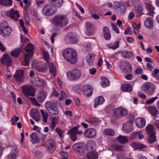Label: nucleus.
Instances as JSON below:
<instances>
[{
	"mask_svg": "<svg viewBox=\"0 0 159 159\" xmlns=\"http://www.w3.org/2000/svg\"><path fill=\"white\" fill-rule=\"evenodd\" d=\"M62 54L64 58L71 64H75L77 61V53L73 49L68 48L64 50Z\"/></svg>",
	"mask_w": 159,
	"mask_h": 159,
	"instance_id": "nucleus-1",
	"label": "nucleus"
},
{
	"mask_svg": "<svg viewBox=\"0 0 159 159\" xmlns=\"http://www.w3.org/2000/svg\"><path fill=\"white\" fill-rule=\"evenodd\" d=\"M68 22V19L66 15L57 14L53 18V22L56 26L63 27L66 26Z\"/></svg>",
	"mask_w": 159,
	"mask_h": 159,
	"instance_id": "nucleus-2",
	"label": "nucleus"
},
{
	"mask_svg": "<svg viewBox=\"0 0 159 159\" xmlns=\"http://www.w3.org/2000/svg\"><path fill=\"white\" fill-rule=\"evenodd\" d=\"M128 118L129 120L124 123L122 125L123 130L126 133H129L133 131L132 123L134 121V117L133 116L130 115Z\"/></svg>",
	"mask_w": 159,
	"mask_h": 159,
	"instance_id": "nucleus-3",
	"label": "nucleus"
},
{
	"mask_svg": "<svg viewBox=\"0 0 159 159\" xmlns=\"http://www.w3.org/2000/svg\"><path fill=\"white\" fill-rule=\"evenodd\" d=\"M81 72L77 69H74L70 71H68L66 75L69 79L70 80H76L81 75Z\"/></svg>",
	"mask_w": 159,
	"mask_h": 159,
	"instance_id": "nucleus-4",
	"label": "nucleus"
},
{
	"mask_svg": "<svg viewBox=\"0 0 159 159\" xmlns=\"http://www.w3.org/2000/svg\"><path fill=\"white\" fill-rule=\"evenodd\" d=\"M155 87L154 84L150 82H147L142 87L143 91L148 95H152L154 93Z\"/></svg>",
	"mask_w": 159,
	"mask_h": 159,
	"instance_id": "nucleus-5",
	"label": "nucleus"
},
{
	"mask_svg": "<svg viewBox=\"0 0 159 159\" xmlns=\"http://www.w3.org/2000/svg\"><path fill=\"white\" fill-rule=\"evenodd\" d=\"M114 7L116 12L119 15H123L126 12V7L120 2H115L114 3Z\"/></svg>",
	"mask_w": 159,
	"mask_h": 159,
	"instance_id": "nucleus-6",
	"label": "nucleus"
},
{
	"mask_svg": "<svg viewBox=\"0 0 159 159\" xmlns=\"http://www.w3.org/2000/svg\"><path fill=\"white\" fill-rule=\"evenodd\" d=\"M23 93L26 97L29 96L34 97L35 89L32 86L29 85H23L22 87Z\"/></svg>",
	"mask_w": 159,
	"mask_h": 159,
	"instance_id": "nucleus-7",
	"label": "nucleus"
},
{
	"mask_svg": "<svg viewBox=\"0 0 159 159\" xmlns=\"http://www.w3.org/2000/svg\"><path fill=\"white\" fill-rule=\"evenodd\" d=\"M13 77L17 82L19 83L23 82L25 79L24 71L22 70H17L14 74Z\"/></svg>",
	"mask_w": 159,
	"mask_h": 159,
	"instance_id": "nucleus-8",
	"label": "nucleus"
},
{
	"mask_svg": "<svg viewBox=\"0 0 159 159\" xmlns=\"http://www.w3.org/2000/svg\"><path fill=\"white\" fill-rule=\"evenodd\" d=\"M132 3L135 7V11L138 16H140L142 14L143 8L141 2L139 0H131Z\"/></svg>",
	"mask_w": 159,
	"mask_h": 159,
	"instance_id": "nucleus-9",
	"label": "nucleus"
},
{
	"mask_svg": "<svg viewBox=\"0 0 159 159\" xmlns=\"http://www.w3.org/2000/svg\"><path fill=\"white\" fill-rule=\"evenodd\" d=\"M79 127V126L73 127L70 129L69 132V133L70 134V138L73 141H75L77 139V135L82 134L83 133L82 131L81 130L78 131V128Z\"/></svg>",
	"mask_w": 159,
	"mask_h": 159,
	"instance_id": "nucleus-10",
	"label": "nucleus"
},
{
	"mask_svg": "<svg viewBox=\"0 0 159 159\" xmlns=\"http://www.w3.org/2000/svg\"><path fill=\"white\" fill-rule=\"evenodd\" d=\"M127 114V110L123 108H117L113 110V114L116 118L122 117Z\"/></svg>",
	"mask_w": 159,
	"mask_h": 159,
	"instance_id": "nucleus-11",
	"label": "nucleus"
},
{
	"mask_svg": "<svg viewBox=\"0 0 159 159\" xmlns=\"http://www.w3.org/2000/svg\"><path fill=\"white\" fill-rule=\"evenodd\" d=\"M56 12V10H54L50 4L45 5L43 8V13L46 16L52 15Z\"/></svg>",
	"mask_w": 159,
	"mask_h": 159,
	"instance_id": "nucleus-12",
	"label": "nucleus"
},
{
	"mask_svg": "<svg viewBox=\"0 0 159 159\" xmlns=\"http://www.w3.org/2000/svg\"><path fill=\"white\" fill-rule=\"evenodd\" d=\"M120 67L121 70L124 73H130L132 71L131 65L128 62H125L120 64Z\"/></svg>",
	"mask_w": 159,
	"mask_h": 159,
	"instance_id": "nucleus-13",
	"label": "nucleus"
},
{
	"mask_svg": "<svg viewBox=\"0 0 159 159\" xmlns=\"http://www.w3.org/2000/svg\"><path fill=\"white\" fill-rule=\"evenodd\" d=\"M1 61L3 65L10 66L12 60L10 57L7 54H4L1 59Z\"/></svg>",
	"mask_w": 159,
	"mask_h": 159,
	"instance_id": "nucleus-14",
	"label": "nucleus"
},
{
	"mask_svg": "<svg viewBox=\"0 0 159 159\" xmlns=\"http://www.w3.org/2000/svg\"><path fill=\"white\" fill-rule=\"evenodd\" d=\"M84 134L85 137L89 138H92L95 136L96 132L94 129L92 128H89L86 129Z\"/></svg>",
	"mask_w": 159,
	"mask_h": 159,
	"instance_id": "nucleus-15",
	"label": "nucleus"
},
{
	"mask_svg": "<svg viewBox=\"0 0 159 159\" xmlns=\"http://www.w3.org/2000/svg\"><path fill=\"white\" fill-rule=\"evenodd\" d=\"M67 39L72 43H75L78 41L77 35L74 33L69 32L66 34Z\"/></svg>",
	"mask_w": 159,
	"mask_h": 159,
	"instance_id": "nucleus-16",
	"label": "nucleus"
},
{
	"mask_svg": "<svg viewBox=\"0 0 159 159\" xmlns=\"http://www.w3.org/2000/svg\"><path fill=\"white\" fill-rule=\"evenodd\" d=\"M84 93L87 97H89L91 96L93 92L92 87L89 85H85L84 87Z\"/></svg>",
	"mask_w": 159,
	"mask_h": 159,
	"instance_id": "nucleus-17",
	"label": "nucleus"
},
{
	"mask_svg": "<svg viewBox=\"0 0 159 159\" xmlns=\"http://www.w3.org/2000/svg\"><path fill=\"white\" fill-rule=\"evenodd\" d=\"M7 15L15 21H17L20 16L18 11L17 10L14 11L13 9H11L8 11Z\"/></svg>",
	"mask_w": 159,
	"mask_h": 159,
	"instance_id": "nucleus-18",
	"label": "nucleus"
},
{
	"mask_svg": "<svg viewBox=\"0 0 159 159\" xmlns=\"http://www.w3.org/2000/svg\"><path fill=\"white\" fill-rule=\"evenodd\" d=\"M18 153V152L17 148H14L11 150V152L6 157L5 159H16Z\"/></svg>",
	"mask_w": 159,
	"mask_h": 159,
	"instance_id": "nucleus-19",
	"label": "nucleus"
},
{
	"mask_svg": "<svg viewBox=\"0 0 159 159\" xmlns=\"http://www.w3.org/2000/svg\"><path fill=\"white\" fill-rule=\"evenodd\" d=\"M87 34L88 35H92L94 31V28L93 25L90 22H87L85 23Z\"/></svg>",
	"mask_w": 159,
	"mask_h": 159,
	"instance_id": "nucleus-20",
	"label": "nucleus"
},
{
	"mask_svg": "<svg viewBox=\"0 0 159 159\" xmlns=\"http://www.w3.org/2000/svg\"><path fill=\"white\" fill-rule=\"evenodd\" d=\"M12 31L11 27H8L4 29H0V34L4 37H6L10 35Z\"/></svg>",
	"mask_w": 159,
	"mask_h": 159,
	"instance_id": "nucleus-21",
	"label": "nucleus"
},
{
	"mask_svg": "<svg viewBox=\"0 0 159 159\" xmlns=\"http://www.w3.org/2000/svg\"><path fill=\"white\" fill-rule=\"evenodd\" d=\"M55 142L51 139L49 140L47 142V149L50 153L53 152L55 150Z\"/></svg>",
	"mask_w": 159,
	"mask_h": 159,
	"instance_id": "nucleus-22",
	"label": "nucleus"
},
{
	"mask_svg": "<svg viewBox=\"0 0 159 159\" xmlns=\"http://www.w3.org/2000/svg\"><path fill=\"white\" fill-rule=\"evenodd\" d=\"M135 124L137 126L140 128L143 127L145 125L146 121L143 118H138L135 120Z\"/></svg>",
	"mask_w": 159,
	"mask_h": 159,
	"instance_id": "nucleus-23",
	"label": "nucleus"
},
{
	"mask_svg": "<svg viewBox=\"0 0 159 159\" xmlns=\"http://www.w3.org/2000/svg\"><path fill=\"white\" fill-rule=\"evenodd\" d=\"M110 30L107 26H104L103 28V35L104 39L106 40H109L111 38V34Z\"/></svg>",
	"mask_w": 159,
	"mask_h": 159,
	"instance_id": "nucleus-24",
	"label": "nucleus"
},
{
	"mask_svg": "<svg viewBox=\"0 0 159 159\" xmlns=\"http://www.w3.org/2000/svg\"><path fill=\"white\" fill-rule=\"evenodd\" d=\"M40 62L38 61L36 63L34 62L32 64L33 66L38 71L43 72L46 71V68L44 66H41Z\"/></svg>",
	"mask_w": 159,
	"mask_h": 159,
	"instance_id": "nucleus-25",
	"label": "nucleus"
},
{
	"mask_svg": "<svg viewBox=\"0 0 159 159\" xmlns=\"http://www.w3.org/2000/svg\"><path fill=\"white\" fill-rule=\"evenodd\" d=\"M30 137L31 138V142L33 144L39 143L40 139V138L38 137L37 133L35 132L31 133L30 135Z\"/></svg>",
	"mask_w": 159,
	"mask_h": 159,
	"instance_id": "nucleus-26",
	"label": "nucleus"
},
{
	"mask_svg": "<svg viewBox=\"0 0 159 159\" xmlns=\"http://www.w3.org/2000/svg\"><path fill=\"white\" fill-rule=\"evenodd\" d=\"M47 96V93L44 91H41L38 94L37 98L38 101L42 102L45 100Z\"/></svg>",
	"mask_w": 159,
	"mask_h": 159,
	"instance_id": "nucleus-27",
	"label": "nucleus"
},
{
	"mask_svg": "<svg viewBox=\"0 0 159 159\" xmlns=\"http://www.w3.org/2000/svg\"><path fill=\"white\" fill-rule=\"evenodd\" d=\"M145 4L146 8L149 11L148 14L150 16H153L154 13V11L155 9L152 6L151 4L148 3H145Z\"/></svg>",
	"mask_w": 159,
	"mask_h": 159,
	"instance_id": "nucleus-28",
	"label": "nucleus"
},
{
	"mask_svg": "<svg viewBox=\"0 0 159 159\" xmlns=\"http://www.w3.org/2000/svg\"><path fill=\"white\" fill-rule=\"evenodd\" d=\"M104 101V98L102 96L96 98L94 101V107L96 108L98 105L102 104Z\"/></svg>",
	"mask_w": 159,
	"mask_h": 159,
	"instance_id": "nucleus-29",
	"label": "nucleus"
},
{
	"mask_svg": "<svg viewBox=\"0 0 159 159\" xmlns=\"http://www.w3.org/2000/svg\"><path fill=\"white\" fill-rule=\"evenodd\" d=\"M131 146L136 149H144L147 148L146 145L137 142L132 143Z\"/></svg>",
	"mask_w": 159,
	"mask_h": 159,
	"instance_id": "nucleus-30",
	"label": "nucleus"
},
{
	"mask_svg": "<svg viewBox=\"0 0 159 159\" xmlns=\"http://www.w3.org/2000/svg\"><path fill=\"white\" fill-rule=\"evenodd\" d=\"M144 25L146 27L150 29L153 26V21L151 17H148L145 20Z\"/></svg>",
	"mask_w": 159,
	"mask_h": 159,
	"instance_id": "nucleus-31",
	"label": "nucleus"
},
{
	"mask_svg": "<svg viewBox=\"0 0 159 159\" xmlns=\"http://www.w3.org/2000/svg\"><path fill=\"white\" fill-rule=\"evenodd\" d=\"M86 156L89 159H97L98 158L97 152L94 151L88 152Z\"/></svg>",
	"mask_w": 159,
	"mask_h": 159,
	"instance_id": "nucleus-32",
	"label": "nucleus"
},
{
	"mask_svg": "<svg viewBox=\"0 0 159 159\" xmlns=\"http://www.w3.org/2000/svg\"><path fill=\"white\" fill-rule=\"evenodd\" d=\"M148 109L149 112L153 116H156L159 113L156 107L154 106L149 107Z\"/></svg>",
	"mask_w": 159,
	"mask_h": 159,
	"instance_id": "nucleus-33",
	"label": "nucleus"
},
{
	"mask_svg": "<svg viewBox=\"0 0 159 159\" xmlns=\"http://www.w3.org/2000/svg\"><path fill=\"white\" fill-rule=\"evenodd\" d=\"M121 90L125 92H131L132 90V87L129 84H125L122 85Z\"/></svg>",
	"mask_w": 159,
	"mask_h": 159,
	"instance_id": "nucleus-34",
	"label": "nucleus"
},
{
	"mask_svg": "<svg viewBox=\"0 0 159 159\" xmlns=\"http://www.w3.org/2000/svg\"><path fill=\"white\" fill-rule=\"evenodd\" d=\"M121 55L123 57L128 58L133 57L134 54L131 51H124L121 52Z\"/></svg>",
	"mask_w": 159,
	"mask_h": 159,
	"instance_id": "nucleus-35",
	"label": "nucleus"
},
{
	"mask_svg": "<svg viewBox=\"0 0 159 159\" xmlns=\"http://www.w3.org/2000/svg\"><path fill=\"white\" fill-rule=\"evenodd\" d=\"M33 55V52L30 54H25L24 57L25 63L24 65L28 66L29 65L30 59L31 58Z\"/></svg>",
	"mask_w": 159,
	"mask_h": 159,
	"instance_id": "nucleus-36",
	"label": "nucleus"
},
{
	"mask_svg": "<svg viewBox=\"0 0 159 159\" xmlns=\"http://www.w3.org/2000/svg\"><path fill=\"white\" fill-rule=\"evenodd\" d=\"M63 3V0H55L50 3L55 7H60Z\"/></svg>",
	"mask_w": 159,
	"mask_h": 159,
	"instance_id": "nucleus-37",
	"label": "nucleus"
},
{
	"mask_svg": "<svg viewBox=\"0 0 159 159\" xmlns=\"http://www.w3.org/2000/svg\"><path fill=\"white\" fill-rule=\"evenodd\" d=\"M48 65L49 70L51 73L54 76H55L56 75V67L54 64L51 63L49 62V63H48Z\"/></svg>",
	"mask_w": 159,
	"mask_h": 159,
	"instance_id": "nucleus-38",
	"label": "nucleus"
},
{
	"mask_svg": "<svg viewBox=\"0 0 159 159\" xmlns=\"http://www.w3.org/2000/svg\"><path fill=\"white\" fill-rule=\"evenodd\" d=\"M94 56V54L89 53L86 57V61L88 65L91 66L93 64L92 60Z\"/></svg>",
	"mask_w": 159,
	"mask_h": 159,
	"instance_id": "nucleus-39",
	"label": "nucleus"
},
{
	"mask_svg": "<svg viewBox=\"0 0 159 159\" xmlns=\"http://www.w3.org/2000/svg\"><path fill=\"white\" fill-rule=\"evenodd\" d=\"M123 148V146L117 144H112L110 147L111 150L117 151H122Z\"/></svg>",
	"mask_w": 159,
	"mask_h": 159,
	"instance_id": "nucleus-40",
	"label": "nucleus"
},
{
	"mask_svg": "<svg viewBox=\"0 0 159 159\" xmlns=\"http://www.w3.org/2000/svg\"><path fill=\"white\" fill-rule=\"evenodd\" d=\"M21 48H18L12 51L11 52V54L13 57H17L19 55L21 52Z\"/></svg>",
	"mask_w": 159,
	"mask_h": 159,
	"instance_id": "nucleus-41",
	"label": "nucleus"
},
{
	"mask_svg": "<svg viewBox=\"0 0 159 159\" xmlns=\"http://www.w3.org/2000/svg\"><path fill=\"white\" fill-rule=\"evenodd\" d=\"M55 106L54 103L51 101L47 102L45 104L46 108L48 111H49Z\"/></svg>",
	"mask_w": 159,
	"mask_h": 159,
	"instance_id": "nucleus-42",
	"label": "nucleus"
},
{
	"mask_svg": "<svg viewBox=\"0 0 159 159\" xmlns=\"http://www.w3.org/2000/svg\"><path fill=\"white\" fill-rule=\"evenodd\" d=\"M0 2L2 5L6 6H11L12 4L11 0H0Z\"/></svg>",
	"mask_w": 159,
	"mask_h": 159,
	"instance_id": "nucleus-43",
	"label": "nucleus"
},
{
	"mask_svg": "<svg viewBox=\"0 0 159 159\" xmlns=\"http://www.w3.org/2000/svg\"><path fill=\"white\" fill-rule=\"evenodd\" d=\"M146 131L149 135L155 134V132L151 125H149L146 128Z\"/></svg>",
	"mask_w": 159,
	"mask_h": 159,
	"instance_id": "nucleus-44",
	"label": "nucleus"
},
{
	"mask_svg": "<svg viewBox=\"0 0 159 159\" xmlns=\"http://www.w3.org/2000/svg\"><path fill=\"white\" fill-rule=\"evenodd\" d=\"M73 149L75 151L80 152L83 148L82 144L78 143L74 145L73 146Z\"/></svg>",
	"mask_w": 159,
	"mask_h": 159,
	"instance_id": "nucleus-45",
	"label": "nucleus"
},
{
	"mask_svg": "<svg viewBox=\"0 0 159 159\" xmlns=\"http://www.w3.org/2000/svg\"><path fill=\"white\" fill-rule=\"evenodd\" d=\"M40 111L42 115L43 121L44 122H46L49 116L48 113L46 111H44L42 109L40 110Z\"/></svg>",
	"mask_w": 159,
	"mask_h": 159,
	"instance_id": "nucleus-46",
	"label": "nucleus"
},
{
	"mask_svg": "<svg viewBox=\"0 0 159 159\" xmlns=\"http://www.w3.org/2000/svg\"><path fill=\"white\" fill-rule=\"evenodd\" d=\"M109 84V81L108 79L106 78H104L102 79L101 83V86L103 87H105L108 86Z\"/></svg>",
	"mask_w": 159,
	"mask_h": 159,
	"instance_id": "nucleus-47",
	"label": "nucleus"
},
{
	"mask_svg": "<svg viewBox=\"0 0 159 159\" xmlns=\"http://www.w3.org/2000/svg\"><path fill=\"white\" fill-rule=\"evenodd\" d=\"M118 140L120 143H124L127 142L128 140L127 137L125 136H120L117 138Z\"/></svg>",
	"mask_w": 159,
	"mask_h": 159,
	"instance_id": "nucleus-48",
	"label": "nucleus"
},
{
	"mask_svg": "<svg viewBox=\"0 0 159 159\" xmlns=\"http://www.w3.org/2000/svg\"><path fill=\"white\" fill-rule=\"evenodd\" d=\"M148 142L150 143H152L156 141V137L155 134L152 135H149L148 139Z\"/></svg>",
	"mask_w": 159,
	"mask_h": 159,
	"instance_id": "nucleus-49",
	"label": "nucleus"
},
{
	"mask_svg": "<svg viewBox=\"0 0 159 159\" xmlns=\"http://www.w3.org/2000/svg\"><path fill=\"white\" fill-rule=\"evenodd\" d=\"M34 49L33 44L31 43H28L25 48V51L27 52H29L33 51Z\"/></svg>",
	"mask_w": 159,
	"mask_h": 159,
	"instance_id": "nucleus-50",
	"label": "nucleus"
},
{
	"mask_svg": "<svg viewBox=\"0 0 159 159\" xmlns=\"http://www.w3.org/2000/svg\"><path fill=\"white\" fill-rule=\"evenodd\" d=\"M48 111L49 113L52 115H55L58 113V109L56 106L52 108Z\"/></svg>",
	"mask_w": 159,
	"mask_h": 159,
	"instance_id": "nucleus-51",
	"label": "nucleus"
},
{
	"mask_svg": "<svg viewBox=\"0 0 159 159\" xmlns=\"http://www.w3.org/2000/svg\"><path fill=\"white\" fill-rule=\"evenodd\" d=\"M30 115L32 117H34L37 115H39V113L38 112V110L36 109H32L30 111Z\"/></svg>",
	"mask_w": 159,
	"mask_h": 159,
	"instance_id": "nucleus-52",
	"label": "nucleus"
},
{
	"mask_svg": "<svg viewBox=\"0 0 159 159\" xmlns=\"http://www.w3.org/2000/svg\"><path fill=\"white\" fill-rule=\"evenodd\" d=\"M104 133L107 135L113 136L114 135V131L111 129H106L104 131Z\"/></svg>",
	"mask_w": 159,
	"mask_h": 159,
	"instance_id": "nucleus-53",
	"label": "nucleus"
},
{
	"mask_svg": "<svg viewBox=\"0 0 159 159\" xmlns=\"http://www.w3.org/2000/svg\"><path fill=\"white\" fill-rule=\"evenodd\" d=\"M119 46V41H116L112 45L108 46V47L109 48H111L113 49H115L116 48H118Z\"/></svg>",
	"mask_w": 159,
	"mask_h": 159,
	"instance_id": "nucleus-54",
	"label": "nucleus"
},
{
	"mask_svg": "<svg viewBox=\"0 0 159 159\" xmlns=\"http://www.w3.org/2000/svg\"><path fill=\"white\" fill-rule=\"evenodd\" d=\"M152 75L154 77L157 79H159V70L155 68L152 72Z\"/></svg>",
	"mask_w": 159,
	"mask_h": 159,
	"instance_id": "nucleus-55",
	"label": "nucleus"
},
{
	"mask_svg": "<svg viewBox=\"0 0 159 159\" xmlns=\"http://www.w3.org/2000/svg\"><path fill=\"white\" fill-rule=\"evenodd\" d=\"M158 98L157 96L154 97L150 99H149L145 102V103L147 104L150 105L153 103Z\"/></svg>",
	"mask_w": 159,
	"mask_h": 159,
	"instance_id": "nucleus-56",
	"label": "nucleus"
},
{
	"mask_svg": "<svg viewBox=\"0 0 159 159\" xmlns=\"http://www.w3.org/2000/svg\"><path fill=\"white\" fill-rule=\"evenodd\" d=\"M8 27H10L8 26L7 23L6 21L2 22L0 25V29H6Z\"/></svg>",
	"mask_w": 159,
	"mask_h": 159,
	"instance_id": "nucleus-57",
	"label": "nucleus"
},
{
	"mask_svg": "<svg viewBox=\"0 0 159 159\" xmlns=\"http://www.w3.org/2000/svg\"><path fill=\"white\" fill-rule=\"evenodd\" d=\"M61 96L59 98L60 101H61L62 99H66L67 98V96L66 93L63 91H61Z\"/></svg>",
	"mask_w": 159,
	"mask_h": 159,
	"instance_id": "nucleus-58",
	"label": "nucleus"
},
{
	"mask_svg": "<svg viewBox=\"0 0 159 159\" xmlns=\"http://www.w3.org/2000/svg\"><path fill=\"white\" fill-rule=\"evenodd\" d=\"M38 83L37 84V86L41 88L42 89L43 88L45 85L44 82L42 80H38Z\"/></svg>",
	"mask_w": 159,
	"mask_h": 159,
	"instance_id": "nucleus-59",
	"label": "nucleus"
},
{
	"mask_svg": "<svg viewBox=\"0 0 159 159\" xmlns=\"http://www.w3.org/2000/svg\"><path fill=\"white\" fill-rule=\"evenodd\" d=\"M44 56V58L46 61L47 63L50 62L49 61V56L47 52H45L43 54Z\"/></svg>",
	"mask_w": 159,
	"mask_h": 159,
	"instance_id": "nucleus-60",
	"label": "nucleus"
},
{
	"mask_svg": "<svg viewBox=\"0 0 159 159\" xmlns=\"http://www.w3.org/2000/svg\"><path fill=\"white\" fill-rule=\"evenodd\" d=\"M132 26L134 29V33H135V30H138L140 28V24L139 23L137 25L135 24L132 25Z\"/></svg>",
	"mask_w": 159,
	"mask_h": 159,
	"instance_id": "nucleus-61",
	"label": "nucleus"
},
{
	"mask_svg": "<svg viewBox=\"0 0 159 159\" xmlns=\"http://www.w3.org/2000/svg\"><path fill=\"white\" fill-rule=\"evenodd\" d=\"M112 30L115 31L117 34L119 33V30L117 27L113 23H111V24Z\"/></svg>",
	"mask_w": 159,
	"mask_h": 159,
	"instance_id": "nucleus-62",
	"label": "nucleus"
},
{
	"mask_svg": "<svg viewBox=\"0 0 159 159\" xmlns=\"http://www.w3.org/2000/svg\"><path fill=\"white\" fill-rule=\"evenodd\" d=\"M29 98L30 99L31 102L32 103L33 105L36 106H40V105L37 102L35 98H31L30 97Z\"/></svg>",
	"mask_w": 159,
	"mask_h": 159,
	"instance_id": "nucleus-63",
	"label": "nucleus"
},
{
	"mask_svg": "<svg viewBox=\"0 0 159 159\" xmlns=\"http://www.w3.org/2000/svg\"><path fill=\"white\" fill-rule=\"evenodd\" d=\"M15 118H12L11 119V123L13 125L16 124L17 121H18L19 119V117L17 116H14Z\"/></svg>",
	"mask_w": 159,
	"mask_h": 159,
	"instance_id": "nucleus-64",
	"label": "nucleus"
}]
</instances>
